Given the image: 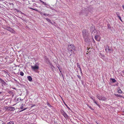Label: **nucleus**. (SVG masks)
<instances>
[{
	"label": "nucleus",
	"mask_w": 124,
	"mask_h": 124,
	"mask_svg": "<svg viewBox=\"0 0 124 124\" xmlns=\"http://www.w3.org/2000/svg\"><path fill=\"white\" fill-rule=\"evenodd\" d=\"M58 68L59 70V71L60 72H61V69H60V68L59 67H58Z\"/></svg>",
	"instance_id": "obj_31"
},
{
	"label": "nucleus",
	"mask_w": 124,
	"mask_h": 124,
	"mask_svg": "<svg viewBox=\"0 0 124 124\" xmlns=\"http://www.w3.org/2000/svg\"><path fill=\"white\" fill-rule=\"evenodd\" d=\"M21 100L20 98H18L16 100V102L18 103L20 101H21Z\"/></svg>",
	"instance_id": "obj_15"
},
{
	"label": "nucleus",
	"mask_w": 124,
	"mask_h": 124,
	"mask_svg": "<svg viewBox=\"0 0 124 124\" xmlns=\"http://www.w3.org/2000/svg\"><path fill=\"white\" fill-rule=\"evenodd\" d=\"M20 108L21 109H22L23 108V104H22L21 105V107Z\"/></svg>",
	"instance_id": "obj_26"
},
{
	"label": "nucleus",
	"mask_w": 124,
	"mask_h": 124,
	"mask_svg": "<svg viewBox=\"0 0 124 124\" xmlns=\"http://www.w3.org/2000/svg\"><path fill=\"white\" fill-rule=\"evenodd\" d=\"M6 110L8 111H14L15 110V109L14 107L7 106L5 107Z\"/></svg>",
	"instance_id": "obj_4"
},
{
	"label": "nucleus",
	"mask_w": 124,
	"mask_h": 124,
	"mask_svg": "<svg viewBox=\"0 0 124 124\" xmlns=\"http://www.w3.org/2000/svg\"><path fill=\"white\" fill-rule=\"evenodd\" d=\"M7 124H14V122L13 121H10L9 122H8Z\"/></svg>",
	"instance_id": "obj_13"
},
{
	"label": "nucleus",
	"mask_w": 124,
	"mask_h": 124,
	"mask_svg": "<svg viewBox=\"0 0 124 124\" xmlns=\"http://www.w3.org/2000/svg\"><path fill=\"white\" fill-rule=\"evenodd\" d=\"M122 7L123 9H124V5H123Z\"/></svg>",
	"instance_id": "obj_34"
},
{
	"label": "nucleus",
	"mask_w": 124,
	"mask_h": 124,
	"mask_svg": "<svg viewBox=\"0 0 124 124\" xmlns=\"http://www.w3.org/2000/svg\"><path fill=\"white\" fill-rule=\"evenodd\" d=\"M77 67H78V68H80V65H79L78 64V63H77Z\"/></svg>",
	"instance_id": "obj_25"
},
{
	"label": "nucleus",
	"mask_w": 124,
	"mask_h": 124,
	"mask_svg": "<svg viewBox=\"0 0 124 124\" xmlns=\"http://www.w3.org/2000/svg\"><path fill=\"white\" fill-rule=\"evenodd\" d=\"M46 19L48 22H49L50 23H52V22H51V21L50 19L47 18H46Z\"/></svg>",
	"instance_id": "obj_17"
},
{
	"label": "nucleus",
	"mask_w": 124,
	"mask_h": 124,
	"mask_svg": "<svg viewBox=\"0 0 124 124\" xmlns=\"http://www.w3.org/2000/svg\"><path fill=\"white\" fill-rule=\"evenodd\" d=\"M0 81L1 82V83L2 84H3V83H5V82L2 79H1L0 78Z\"/></svg>",
	"instance_id": "obj_20"
},
{
	"label": "nucleus",
	"mask_w": 124,
	"mask_h": 124,
	"mask_svg": "<svg viewBox=\"0 0 124 124\" xmlns=\"http://www.w3.org/2000/svg\"><path fill=\"white\" fill-rule=\"evenodd\" d=\"M20 74L21 76H23L24 75V73L23 72L21 71L20 72Z\"/></svg>",
	"instance_id": "obj_21"
},
{
	"label": "nucleus",
	"mask_w": 124,
	"mask_h": 124,
	"mask_svg": "<svg viewBox=\"0 0 124 124\" xmlns=\"http://www.w3.org/2000/svg\"><path fill=\"white\" fill-rule=\"evenodd\" d=\"M68 49L69 54H70V55H71L72 53L73 52V50H76V48L72 44L68 45Z\"/></svg>",
	"instance_id": "obj_1"
},
{
	"label": "nucleus",
	"mask_w": 124,
	"mask_h": 124,
	"mask_svg": "<svg viewBox=\"0 0 124 124\" xmlns=\"http://www.w3.org/2000/svg\"><path fill=\"white\" fill-rule=\"evenodd\" d=\"M61 114L64 116L65 118H67L68 117V116L67 114L65 113L64 110L62 109L60 111Z\"/></svg>",
	"instance_id": "obj_5"
},
{
	"label": "nucleus",
	"mask_w": 124,
	"mask_h": 124,
	"mask_svg": "<svg viewBox=\"0 0 124 124\" xmlns=\"http://www.w3.org/2000/svg\"><path fill=\"white\" fill-rule=\"evenodd\" d=\"M77 76L79 79H81V77L79 75H77Z\"/></svg>",
	"instance_id": "obj_29"
},
{
	"label": "nucleus",
	"mask_w": 124,
	"mask_h": 124,
	"mask_svg": "<svg viewBox=\"0 0 124 124\" xmlns=\"http://www.w3.org/2000/svg\"><path fill=\"white\" fill-rule=\"evenodd\" d=\"M26 108H24V109H23L21 111H23V110H26Z\"/></svg>",
	"instance_id": "obj_33"
},
{
	"label": "nucleus",
	"mask_w": 124,
	"mask_h": 124,
	"mask_svg": "<svg viewBox=\"0 0 124 124\" xmlns=\"http://www.w3.org/2000/svg\"><path fill=\"white\" fill-rule=\"evenodd\" d=\"M115 95H116L117 97H123V96L121 95H118L117 94H115Z\"/></svg>",
	"instance_id": "obj_12"
},
{
	"label": "nucleus",
	"mask_w": 124,
	"mask_h": 124,
	"mask_svg": "<svg viewBox=\"0 0 124 124\" xmlns=\"http://www.w3.org/2000/svg\"><path fill=\"white\" fill-rule=\"evenodd\" d=\"M117 92L118 93H122V92L121 90L120 89H119L118 90Z\"/></svg>",
	"instance_id": "obj_14"
},
{
	"label": "nucleus",
	"mask_w": 124,
	"mask_h": 124,
	"mask_svg": "<svg viewBox=\"0 0 124 124\" xmlns=\"http://www.w3.org/2000/svg\"><path fill=\"white\" fill-rule=\"evenodd\" d=\"M95 122L97 123V124H98V123H97V122L96 121Z\"/></svg>",
	"instance_id": "obj_36"
},
{
	"label": "nucleus",
	"mask_w": 124,
	"mask_h": 124,
	"mask_svg": "<svg viewBox=\"0 0 124 124\" xmlns=\"http://www.w3.org/2000/svg\"><path fill=\"white\" fill-rule=\"evenodd\" d=\"M108 49H107L108 50V51H107V49H105V50L106 51H107V52H110L111 51V50L109 48V47L108 46Z\"/></svg>",
	"instance_id": "obj_16"
},
{
	"label": "nucleus",
	"mask_w": 124,
	"mask_h": 124,
	"mask_svg": "<svg viewBox=\"0 0 124 124\" xmlns=\"http://www.w3.org/2000/svg\"><path fill=\"white\" fill-rule=\"evenodd\" d=\"M80 71L81 72H82V70H80Z\"/></svg>",
	"instance_id": "obj_38"
},
{
	"label": "nucleus",
	"mask_w": 124,
	"mask_h": 124,
	"mask_svg": "<svg viewBox=\"0 0 124 124\" xmlns=\"http://www.w3.org/2000/svg\"><path fill=\"white\" fill-rule=\"evenodd\" d=\"M116 15L118 17V16H120L119 15V13L118 12H116Z\"/></svg>",
	"instance_id": "obj_24"
},
{
	"label": "nucleus",
	"mask_w": 124,
	"mask_h": 124,
	"mask_svg": "<svg viewBox=\"0 0 124 124\" xmlns=\"http://www.w3.org/2000/svg\"><path fill=\"white\" fill-rule=\"evenodd\" d=\"M90 98L93 101L94 103L95 104L97 105L100 107V105L97 103V102L95 101L94 99L92 97H90Z\"/></svg>",
	"instance_id": "obj_8"
},
{
	"label": "nucleus",
	"mask_w": 124,
	"mask_h": 124,
	"mask_svg": "<svg viewBox=\"0 0 124 124\" xmlns=\"http://www.w3.org/2000/svg\"><path fill=\"white\" fill-rule=\"evenodd\" d=\"M47 105L49 107L50 106V104L49 103H47Z\"/></svg>",
	"instance_id": "obj_32"
},
{
	"label": "nucleus",
	"mask_w": 124,
	"mask_h": 124,
	"mask_svg": "<svg viewBox=\"0 0 124 124\" xmlns=\"http://www.w3.org/2000/svg\"><path fill=\"white\" fill-rule=\"evenodd\" d=\"M0 83H1V82H0Z\"/></svg>",
	"instance_id": "obj_41"
},
{
	"label": "nucleus",
	"mask_w": 124,
	"mask_h": 124,
	"mask_svg": "<svg viewBox=\"0 0 124 124\" xmlns=\"http://www.w3.org/2000/svg\"><path fill=\"white\" fill-rule=\"evenodd\" d=\"M96 97L100 101H105L107 99L106 98L103 96H101L99 94L97 95Z\"/></svg>",
	"instance_id": "obj_2"
},
{
	"label": "nucleus",
	"mask_w": 124,
	"mask_h": 124,
	"mask_svg": "<svg viewBox=\"0 0 124 124\" xmlns=\"http://www.w3.org/2000/svg\"><path fill=\"white\" fill-rule=\"evenodd\" d=\"M82 33L83 37L88 35V31L86 30H83L82 31Z\"/></svg>",
	"instance_id": "obj_7"
},
{
	"label": "nucleus",
	"mask_w": 124,
	"mask_h": 124,
	"mask_svg": "<svg viewBox=\"0 0 124 124\" xmlns=\"http://www.w3.org/2000/svg\"><path fill=\"white\" fill-rule=\"evenodd\" d=\"M85 41L86 42L90 41V40L88 35L83 37Z\"/></svg>",
	"instance_id": "obj_6"
},
{
	"label": "nucleus",
	"mask_w": 124,
	"mask_h": 124,
	"mask_svg": "<svg viewBox=\"0 0 124 124\" xmlns=\"http://www.w3.org/2000/svg\"><path fill=\"white\" fill-rule=\"evenodd\" d=\"M27 78L28 80L30 81H32V78L31 76H29L27 77Z\"/></svg>",
	"instance_id": "obj_11"
},
{
	"label": "nucleus",
	"mask_w": 124,
	"mask_h": 124,
	"mask_svg": "<svg viewBox=\"0 0 124 124\" xmlns=\"http://www.w3.org/2000/svg\"><path fill=\"white\" fill-rule=\"evenodd\" d=\"M10 31L12 33H15V31H14L12 29H10Z\"/></svg>",
	"instance_id": "obj_22"
},
{
	"label": "nucleus",
	"mask_w": 124,
	"mask_h": 124,
	"mask_svg": "<svg viewBox=\"0 0 124 124\" xmlns=\"http://www.w3.org/2000/svg\"><path fill=\"white\" fill-rule=\"evenodd\" d=\"M2 93V92H0V95Z\"/></svg>",
	"instance_id": "obj_37"
},
{
	"label": "nucleus",
	"mask_w": 124,
	"mask_h": 124,
	"mask_svg": "<svg viewBox=\"0 0 124 124\" xmlns=\"http://www.w3.org/2000/svg\"><path fill=\"white\" fill-rule=\"evenodd\" d=\"M123 72L124 73V70H123Z\"/></svg>",
	"instance_id": "obj_39"
},
{
	"label": "nucleus",
	"mask_w": 124,
	"mask_h": 124,
	"mask_svg": "<svg viewBox=\"0 0 124 124\" xmlns=\"http://www.w3.org/2000/svg\"><path fill=\"white\" fill-rule=\"evenodd\" d=\"M88 106L89 107V108L91 109H92V110H93V109L92 108L91 106L88 105Z\"/></svg>",
	"instance_id": "obj_28"
},
{
	"label": "nucleus",
	"mask_w": 124,
	"mask_h": 124,
	"mask_svg": "<svg viewBox=\"0 0 124 124\" xmlns=\"http://www.w3.org/2000/svg\"><path fill=\"white\" fill-rule=\"evenodd\" d=\"M42 3V4L45 6L46 7L47 6V4L45 3L42 1L41 0H39Z\"/></svg>",
	"instance_id": "obj_10"
},
{
	"label": "nucleus",
	"mask_w": 124,
	"mask_h": 124,
	"mask_svg": "<svg viewBox=\"0 0 124 124\" xmlns=\"http://www.w3.org/2000/svg\"><path fill=\"white\" fill-rule=\"evenodd\" d=\"M65 105H66V106H67V108H68L69 109H70V108H69V107L67 106V105L65 104Z\"/></svg>",
	"instance_id": "obj_30"
},
{
	"label": "nucleus",
	"mask_w": 124,
	"mask_h": 124,
	"mask_svg": "<svg viewBox=\"0 0 124 124\" xmlns=\"http://www.w3.org/2000/svg\"><path fill=\"white\" fill-rule=\"evenodd\" d=\"M40 14L42 15H44V16H46V14L44 13H42L41 12H40Z\"/></svg>",
	"instance_id": "obj_23"
},
{
	"label": "nucleus",
	"mask_w": 124,
	"mask_h": 124,
	"mask_svg": "<svg viewBox=\"0 0 124 124\" xmlns=\"http://www.w3.org/2000/svg\"><path fill=\"white\" fill-rule=\"evenodd\" d=\"M120 20L122 22H123V21L121 19V17L120 16H118V17Z\"/></svg>",
	"instance_id": "obj_27"
},
{
	"label": "nucleus",
	"mask_w": 124,
	"mask_h": 124,
	"mask_svg": "<svg viewBox=\"0 0 124 124\" xmlns=\"http://www.w3.org/2000/svg\"><path fill=\"white\" fill-rule=\"evenodd\" d=\"M111 79L112 80V81L113 83H114L116 81V80L114 79L111 78Z\"/></svg>",
	"instance_id": "obj_19"
},
{
	"label": "nucleus",
	"mask_w": 124,
	"mask_h": 124,
	"mask_svg": "<svg viewBox=\"0 0 124 124\" xmlns=\"http://www.w3.org/2000/svg\"><path fill=\"white\" fill-rule=\"evenodd\" d=\"M29 8L30 9H31L33 10H35V11H38V10L36 8Z\"/></svg>",
	"instance_id": "obj_18"
},
{
	"label": "nucleus",
	"mask_w": 124,
	"mask_h": 124,
	"mask_svg": "<svg viewBox=\"0 0 124 124\" xmlns=\"http://www.w3.org/2000/svg\"><path fill=\"white\" fill-rule=\"evenodd\" d=\"M93 41H94V42H95V41H94V40H93Z\"/></svg>",
	"instance_id": "obj_40"
},
{
	"label": "nucleus",
	"mask_w": 124,
	"mask_h": 124,
	"mask_svg": "<svg viewBox=\"0 0 124 124\" xmlns=\"http://www.w3.org/2000/svg\"><path fill=\"white\" fill-rule=\"evenodd\" d=\"M99 36L98 35H96L95 36V39L97 41H99L100 40V39L98 38Z\"/></svg>",
	"instance_id": "obj_9"
},
{
	"label": "nucleus",
	"mask_w": 124,
	"mask_h": 124,
	"mask_svg": "<svg viewBox=\"0 0 124 124\" xmlns=\"http://www.w3.org/2000/svg\"><path fill=\"white\" fill-rule=\"evenodd\" d=\"M79 69V70H81V68H80Z\"/></svg>",
	"instance_id": "obj_35"
},
{
	"label": "nucleus",
	"mask_w": 124,
	"mask_h": 124,
	"mask_svg": "<svg viewBox=\"0 0 124 124\" xmlns=\"http://www.w3.org/2000/svg\"><path fill=\"white\" fill-rule=\"evenodd\" d=\"M39 63H37L35 64L34 66H31V69L34 70H38L39 68Z\"/></svg>",
	"instance_id": "obj_3"
}]
</instances>
